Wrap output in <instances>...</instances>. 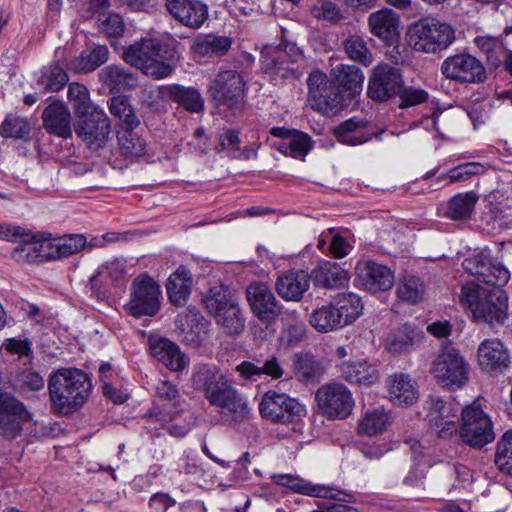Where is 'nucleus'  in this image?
<instances>
[{
    "mask_svg": "<svg viewBox=\"0 0 512 512\" xmlns=\"http://www.w3.org/2000/svg\"><path fill=\"white\" fill-rule=\"evenodd\" d=\"M68 99L72 104L77 116L87 114L99 109L89 98V91L86 86L79 83H70L68 86Z\"/></svg>",
    "mask_w": 512,
    "mask_h": 512,
    "instance_id": "4d7b16f0",
    "label": "nucleus"
},
{
    "mask_svg": "<svg viewBox=\"0 0 512 512\" xmlns=\"http://www.w3.org/2000/svg\"><path fill=\"white\" fill-rule=\"evenodd\" d=\"M202 303L206 311L225 333L240 334L245 327V318L239 306L238 298L228 288L212 287L203 296Z\"/></svg>",
    "mask_w": 512,
    "mask_h": 512,
    "instance_id": "f257e3e1",
    "label": "nucleus"
},
{
    "mask_svg": "<svg viewBox=\"0 0 512 512\" xmlns=\"http://www.w3.org/2000/svg\"><path fill=\"white\" fill-rule=\"evenodd\" d=\"M478 363L489 373L502 372L509 363L508 351L499 340H485L478 348Z\"/></svg>",
    "mask_w": 512,
    "mask_h": 512,
    "instance_id": "bb28decb",
    "label": "nucleus"
},
{
    "mask_svg": "<svg viewBox=\"0 0 512 512\" xmlns=\"http://www.w3.org/2000/svg\"><path fill=\"white\" fill-rule=\"evenodd\" d=\"M409 45L417 52L435 54L446 50L455 40V30L446 22L426 17L409 27Z\"/></svg>",
    "mask_w": 512,
    "mask_h": 512,
    "instance_id": "7ed1b4c3",
    "label": "nucleus"
},
{
    "mask_svg": "<svg viewBox=\"0 0 512 512\" xmlns=\"http://www.w3.org/2000/svg\"><path fill=\"white\" fill-rule=\"evenodd\" d=\"M283 323L281 341L290 347L299 345L306 336V325L296 310H288L280 316Z\"/></svg>",
    "mask_w": 512,
    "mask_h": 512,
    "instance_id": "e433bc0d",
    "label": "nucleus"
},
{
    "mask_svg": "<svg viewBox=\"0 0 512 512\" xmlns=\"http://www.w3.org/2000/svg\"><path fill=\"white\" fill-rule=\"evenodd\" d=\"M240 376L248 381H257L261 375H267L272 380L280 379L284 375V369L277 357L267 359L261 366L244 361L236 367Z\"/></svg>",
    "mask_w": 512,
    "mask_h": 512,
    "instance_id": "f704fd0d",
    "label": "nucleus"
},
{
    "mask_svg": "<svg viewBox=\"0 0 512 512\" xmlns=\"http://www.w3.org/2000/svg\"><path fill=\"white\" fill-rule=\"evenodd\" d=\"M424 290V284L418 277L405 275L397 285L396 294L400 300L416 304L423 299Z\"/></svg>",
    "mask_w": 512,
    "mask_h": 512,
    "instance_id": "8fccbe9b",
    "label": "nucleus"
},
{
    "mask_svg": "<svg viewBox=\"0 0 512 512\" xmlns=\"http://www.w3.org/2000/svg\"><path fill=\"white\" fill-rule=\"evenodd\" d=\"M309 323L315 330L321 333L335 331L344 327L331 301L313 310L309 317Z\"/></svg>",
    "mask_w": 512,
    "mask_h": 512,
    "instance_id": "a19ab883",
    "label": "nucleus"
},
{
    "mask_svg": "<svg viewBox=\"0 0 512 512\" xmlns=\"http://www.w3.org/2000/svg\"><path fill=\"white\" fill-rule=\"evenodd\" d=\"M426 421L430 431L440 439H449L458 432L457 407L437 395H430L425 401Z\"/></svg>",
    "mask_w": 512,
    "mask_h": 512,
    "instance_id": "0eeeda50",
    "label": "nucleus"
},
{
    "mask_svg": "<svg viewBox=\"0 0 512 512\" xmlns=\"http://www.w3.org/2000/svg\"><path fill=\"white\" fill-rule=\"evenodd\" d=\"M432 372L446 384H465L470 381V367L459 351L451 344H445L435 359Z\"/></svg>",
    "mask_w": 512,
    "mask_h": 512,
    "instance_id": "ddd939ff",
    "label": "nucleus"
},
{
    "mask_svg": "<svg viewBox=\"0 0 512 512\" xmlns=\"http://www.w3.org/2000/svg\"><path fill=\"white\" fill-rule=\"evenodd\" d=\"M477 201L478 196L473 191L457 194L448 202L445 214L453 220H468Z\"/></svg>",
    "mask_w": 512,
    "mask_h": 512,
    "instance_id": "a18cd8bd",
    "label": "nucleus"
},
{
    "mask_svg": "<svg viewBox=\"0 0 512 512\" xmlns=\"http://www.w3.org/2000/svg\"><path fill=\"white\" fill-rule=\"evenodd\" d=\"M463 266L477 281L494 286L493 289H501L510 278L509 271L502 264L484 253L465 259Z\"/></svg>",
    "mask_w": 512,
    "mask_h": 512,
    "instance_id": "f3484780",
    "label": "nucleus"
},
{
    "mask_svg": "<svg viewBox=\"0 0 512 512\" xmlns=\"http://www.w3.org/2000/svg\"><path fill=\"white\" fill-rule=\"evenodd\" d=\"M192 381L194 384H228L225 375L215 365L210 364H196Z\"/></svg>",
    "mask_w": 512,
    "mask_h": 512,
    "instance_id": "e2e57ef3",
    "label": "nucleus"
},
{
    "mask_svg": "<svg viewBox=\"0 0 512 512\" xmlns=\"http://www.w3.org/2000/svg\"><path fill=\"white\" fill-rule=\"evenodd\" d=\"M162 292L160 285L147 273L137 276L130 287V298L125 310L132 316H155L161 307Z\"/></svg>",
    "mask_w": 512,
    "mask_h": 512,
    "instance_id": "39448f33",
    "label": "nucleus"
},
{
    "mask_svg": "<svg viewBox=\"0 0 512 512\" xmlns=\"http://www.w3.org/2000/svg\"><path fill=\"white\" fill-rule=\"evenodd\" d=\"M77 117L78 119L74 125L76 135L91 150L104 147L111 132L106 113L99 108Z\"/></svg>",
    "mask_w": 512,
    "mask_h": 512,
    "instance_id": "4468645a",
    "label": "nucleus"
},
{
    "mask_svg": "<svg viewBox=\"0 0 512 512\" xmlns=\"http://www.w3.org/2000/svg\"><path fill=\"white\" fill-rule=\"evenodd\" d=\"M109 109L119 119L121 128H135L139 125V119L125 96H114Z\"/></svg>",
    "mask_w": 512,
    "mask_h": 512,
    "instance_id": "864d4df0",
    "label": "nucleus"
},
{
    "mask_svg": "<svg viewBox=\"0 0 512 512\" xmlns=\"http://www.w3.org/2000/svg\"><path fill=\"white\" fill-rule=\"evenodd\" d=\"M159 93L190 113H200L204 110V100L194 87H185L179 84L161 85Z\"/></svg>",
    "mask_w": 512,
    "mask_h": 512,
    "instance_id": "c85d7f7f",
    "label": "nucleus"
},
{
    "mask_svg": "<svg viewBox=\"0 0 512 512\" xmlns=\"http://www.w3.org/2000/svg\"><path fill=\"white\" fill-rule=\"evenodd\" d=\"M126 274L125 263L122 260H113L100 266L90 277L91 289L96 290L102 278L108 279L113 283L124 279Z\"/></svg>",
    "mask_w": 512,
    "mask_h": 512,
    "instance_id": "5fc2aeb1",
    "label": "nucleus"
},
{
    "mask_svg": "<svg viewBox=\"0 0 512 512\" xmlns=\"http://www.w3.org/2000/svg\"><path fill=\"white\" fill-rule=\"evenodd\" d=\"M339 87L355 95L362 90L364 75L362 71L354 65L336 64L332 68Z\"/></svg>",
    "mask_w": 512,
    "mask_h": 512,
    "instance_id": "ea45409f",
    "label": "nucleus"
},
{
    "mask_svg": "<svg viewBox=\"0 0 512 512\" xmlns=\"http://www.w3.org/2000/svg\"><path fill=\"white\" fill-rule=\"evenodd\" d=\"M151 355L167 369L182 372L189 365V358L179 346L167 338L149 340Z\"/></svg>",
    "mask_w": 512,
    "mask_h": 512,
    "instance_id": "412c9836",
    "label": "nucleus"
},
{
    "mask_svg": "<svg viewBox=\"0 0 512 512\" xmlns=\"http://www.w3.org/2000/svg\"><path fill=\"white\" fill-rule=\"evenodd\" d=\"M134 128H121L118 131V144L121 153L126 157H139L145 151V143L134 131Z\"/></svg>",
    "mask_w": 512,
    "mask_h": 512,
    "instance_id": "6e6d98bb",
    "label": "nucleus"
},
{
    "mask_svg": "<svg viewBox=\"0 0 512 512\" xmlns=\"http://www.w3.org/2000/svg\"><path fill=\"white\" fill-rule=\"evenodd\" d=\"M109 51L104 45L95 46L92 50L81 52L74 61L73 68L79 73H88L97 69L108 60Z\"/></svg>",
    "mask_w": 512,
    "mask_h": 512,
    "instance_id": "49530a36",
    "label": "nucleus"
},
{
    "mask_svg": "<svg viewBox=\"0 0 512 512\" xmlns=\"http://www.w3.org/2000/svg\"><path fill=\"white\" fill-rule=\"evenodd\" d=\"M424 335L420 327L406 323L389 334L386 349L393 355L408 354L418 348Z\"/></svg>",
    "mask_w": 512,
    "mask_h": 512,
    "instance_id": "5701e85b",
    "label": "nucleus"
},
{
    "mask_svg": "<svg viewBox=\"0 0 512 512\" xmlns=\"http://www.w3.org/2000/svg\"><path fill=\"white\" fill-rule=\"evenodd\" d=\"M316 401L322 413L330 419H345L354 407L351 392L346 386H320Z\"/></svg>",
    "mask_w": 512,
    "mask_h": 512,
    "instance_id": "dca6fc26",
    "label": "nucleus"
},
{
    "mask_svg": "<svg viewBox=\"0 0 512 512\" xmlns=\"http://www.w3.org/2000/svg\"><path fill=\"white\" fill-rule=\"evenodd\" d=\"M31 125L27 118L18 115H7L0 125V135L4 138L30 140Z\"/></svg>",
    "mask_w": 512,
    "mask_h": 512,
    "instance_id": "de8ad7c7",
    "label": "nucleus"
},
{
    "mask_svg": "<svg viewBox=\"0 0 512 512\" xmlns=\"http://www.w3.org/2000/svg\"><path fill=\"white\" fill-rule=\"evenodd\" d=\"M488 290L475 282H468L461 288L460 303L472 313L474 319H476V308H479Z\"/></svg>",
    "mask_w": 512,
    "mask_h": 512,
    "instance_id": "bf43d9fd",
    "label": "nucleus"
},
{
    "mask_svg": "<svg viewBox=\"0 0 512 512\" xmlns=\"http://www.w3.org/2000/svg\"><path fill=\"white\" fill-rule=\"evenodd\" d=\"M259 411L263 418L278 424H294L306 415L305 407L285 393L269 390L262 396Z\"/></svg>",
    "mask_w": 512,
    "mask_h": 512,
    "instance_id": "423d86ee",
    "label": "nucleus"
},
{
    "mask_svg": "<svg viewBox=\"0 0 512 512\" xmlns=\"http://www.w3.org/2000/svg\"><path fill=\"white\" fill-rule=\"evenodd\" d=\"M169 14L182 25L199 29L208 19V7L200 0H165Z\"/></svg>",
    "mask_w": 512,
    "mask_h": 512,
    "instance_id": "aec40b11",
    "label": "nucleus"
},
{
    "mask_svg": "<svg viewBox=\"0 0 512 512\" xmlns=\"http://www.w3.org/2000/svg\"><path fill=\"white\" fill-rule=\"evenodd\" d=\"M386 397L395 405L410 406L418 400V391L414 386H385Z\"/></svg>",
    "mask_w": 512,
    "mask_h": 512,
    "instance_id": "69168bd1",
    "label": "nucleus"
},
{
    "mask_svg": "<svg viewBox=\"0 0 512 512\" xmlns=\"http://www.w3.org/2000/svg\"><path fill=\"white\" fill-rule=\"evenodd\" d=\"M19 246L12 251V258L18 262L40 263L43 262L40 258V251L38 246V238L31 232L29 239H19Z\"/></svg>",
    "mask_w": 512,
    "mask_h": 512,
    "instance_id": "052dcab7",
    "label": "nucleus"
},
{
    "mask_svg": "<svg viewBox=\"0 0 512 512\" xmlns=\"http://www.w3.org/2000/svg\"><path fill=\"white\" fill-rule=\"evenodd\" d=\"M246 296L254 314L263 321L275 322L285 312L271 289L263 283L249 285Z\"/></svg>",
    "mask_w": 512,
    "mask_h": 512,
    "instance_id": "a211bd4d",
    "label": "nucleus"
},
{
    "mask_svg": "<svg viewBox=\"0 0 512 512\" xmlns=\"http://www.w3.org/2000/svg\"><path fill=\"white\" fill-rule=\"evenodd\" d=\"M175 324L180 331L183 342L191 347L200 346L207 333V329L205 319L199 312L189 310L186 315L177 316Z\"/></svg>",
    "mask_w": 512,
    "mask_h": 512,
    "instance_id": "c756f323",
    "label": "nucleus"
},
{
    "mask_svg": "<svg viewBox=\"0 0 512 512\" xmlns=\"http://www.w3.org/2000/svg\"><path fill=\"white\" fill-rule=\"evenodd\" d=\"M59 258H66L86 248L87 238L83 234H70L57 238Z\"/></svg>",
    "mask_w": 512,
    "mask_h": 512,
    "instance_id": "338daca9",
    "label": "nucleus"
},
{
    "mask_svg": "<svg viewBox=\"0 0 512 512\" xmlns=\"http://www.w3.org/2000/svg\"><path fill=\"white\" fill-rule=\"evenodd\" d=\"M165 47L156 39H142L127 47L123 52L124 61L154 79L170 76L173 67L164 56Z\"/></svg>",
    "mask_w": 512,
    "mask_h": 512,
    "instance_id": "f03ea898",
    "label": "nucleus"
},
{
    "mask_svg": "<svg viewBox=\"0 0 512 512\" xmlns=\"http://www.w3.org/2000/svg\"><path fill=\"white\" fill-rule=\"evenodd\" d=\"M476 46L483 52L487 61L497 67L505 60L509 51L506 50L501 40L491 36H479L475 38Z\"/></svg>",
    "mask_w": 512,
    "mask_h": 512,
    "instance_id": "3c124183",
    "label": "nucleus"
},
{
    "mask_svg": "<svg viewBox=\"0 0 512 512\" xmlns=\"http://www.w3.org/2000/svg\"><path fill=\"white\" fill-rule=\"evenodd\" d=\"M331 302L344 327L352 324L362 314L361 298L353 292L338 293Z\"/></svg>",
    "mask_w": 512,
    "mask_h": 512,
    "instance_id": "72a5a7b5",
    "label": "nucleus"
},
{
    "mask_svg": "<svg viewBox=\"0 0 512 512\" xmlns=\"http://www.w3.org/2000/svg\"><path fill=\"white\" fill-rule=\"evenodd\" d=\"M275 147L293 158H303L311 149L310 137L307 134L294 131L286 141H280Z\"/></svg>",
    "mask_w": 512,
    "mask_h": 512,
    "instance_id": "603ef678",
    "label": "nucleus"
},
{
    "mask_svg": "<svg viewBox=\"0 0 512 512\" xmlns=\"http://www.w3.org/2000/svg\"><path fill=\"white\" fill-rule=\"evenodd\" d=\"M68 82V75L58 63L45 67L38 80V86L44 92H58Z\"/></svg>",
    "mask_w": 512,
    "mask_h": 512,
    "instance_id": "09e8293b",
    "label": "nucleus"
},
{
    "mask_svg": "<svg viewBox=\"0 0 512 512\" xmlns=\"http://www.w3.org/2000/svg\"><path fill=\"white\" fill-rule=\"evenodd\" d=\"M442 75L460 84H478L486 80L482 62L469 53H458L447 57L440 66Z\"/></svg>",
    "mask_w": 512,
    "mask_h": 512,
    "instance_id": "9d476101",
    "label": "nucleus"
},
{
    "mask_svg": "<svg viewBox=\"0 0 512 512\" xmlns=\"http://www.w3.org/2000/svg\"><path fill=\"white\" fill-rule=\"evenodd\" d=\"M314 17L330 22L342 19L339 7L332 0H318L312 7Z\"/></svg>",
    "mask_w": 512,
    "mask_h": 512,
    "instance_id": "774afa93",
    "label": "nucleus"
},
{
    "mask_svg": "<svg viewBox=\"0 0 512 512\" xmlns=\"http://www.w3.org/2000/svg\"><path fill=\"white\" fill-rule=\"evenodd\" d=\"M338 140L347 145H360L371 139L372 134L368 133L363 122L355 118L343 122L335 130Z\"/></svg>",
    "mask_w": 512,
    "mask_h": 512,
    "instance_id": "37998d69",
    "label": "nucleus"
},
{
    "mask_svg": "<svg viewBox=\"0 0 512 512\" xmlns=\"http://www.w3.org/2000/svg\"><path fill=\"white\" fill-rule=\"evenodd\" d=\"M370 32L386 44L399 43V17L391 9H381L368 17Z\"/></svg>",
    "mask_w": 512,
    "mask_h": 512,
    "instance_id": "393cba45",
    "label": "nucleus"
},
{
    "mask_svg": "<svg viewBox=\"0 0 512 512\" xmlns=\"http://www.w3.org/2000/svg\"><path fill=\"white\" fill-rule=\"evenodd\" d=\"M80 387L84 386H49L52 405L59 414L73 413L85 403L88 389Z\"/></svg>",
    "mask_w": 512,
    "mask_h": 512,
    "instance_id": "a878e982",
    "label": "nucleus"
},
{
    "mask_svg": "<svg viewBox=\"0 0 512 512\" xmlns=\"http://www.w3.org/2000/svg\"><path fill=\"white\" fill-rule=\"evenodd\" d=\"M245 82L236 70L220 71L208 86V94L219 105L233 111L241 110L244 103Z\"/></svg>",
    "mask_w": 512,
    "mask_h": 512,
    "instance_id": "6e6552de",
    "label": "nucleus"
},
{
    "mask_svg": "<svg viewBox=\"0 0 512 512\" xmlns=\"http://www.w3.org/2000/svg\"><path fill=\"white\" fill-rule=\"evenodd\" d=\"M355 271L358 284L371 293L389 290L394 282L392 271L372 260L359 261Z\"/></svg>",
    "mask_w": 512,
    "mask_h": 512,
    "instance_id": "6ab92c4d",
    "label": "nucleus"
},
{
    "mask_svg": "<svg viewBox=\"0 0 512 512\" xmlns=\"http://www.w3.org/2000/svg\"><path fill=\"white\" fill-rule=\"evenodd\" d=\"M391 415L383 408L367 411L360 420L358 431L367 436H376L383 433L391 425Z\"/></svg>",
    "mask_w": 512,
    "mask_h": 512,
    "instance_id": "79ce46f5",
    "label": "nucleus"
},
{
    "mask_svg": "<svg viewBox=\"0 0 512 512\" xmlns=\"http://www.w3.org/2000/svg\"><path fill=\"white\" fill-rule=\"evenodd\" d=\"M211 405L226 410L232 420L240 423L248 419L250 408L246 399L233 386H201Z\"/></svg>",
    "mask_w": 512,
    "mask_h": 512,
    "instance_id": "2eb2a0df",
    "label": "nucleus"
},
{
    "mask_svg": "<svg viewBox=\"0 0 512 512\" xmlns=\"http://www.w3.org/2000/svg\"><path fill=\"white\" fill-rule=\"evenodd\" d=\"M316 285L326 289H337L346 286L350 276L348 271L339 264L331 261H322L312 271Z\"/></svg>",
    "mask_w": 512,
    "mask_h": 512,
    "instance_id": "7c9ffc66",
    "label": "nucleus"
},
{
    "mask_svg": "<svg viewBox=\"0 0 512 512\" xmlns=\"http://www.w3.org/2000/svg\"><path fill=\"white\" fill-rule=\"evenodd\" d=\"M458 431L463 443L475 449H482L494 441V423L483 410L480 397L462 409Z\"/></svg>",
    "mask_w": 512,
    "mask_h": 512,
    "instance_id": "20e7f679",
    "label": "nucleus"
},
{
    "mask_svg": "<svg viewBox=\"0 0 512 512\" xmlns=\"http://www.w3.org/2000/svg\"><path fill=\"white\" fill-rule=\"evenodd\" d=\"M91 384L90 376L77 368H61L50 376L48 384Z\"/></svg>",
    "mask_w": 512,
    "mask_h": 512,
    "instance_id": "0e129e2a",
    "label": "nucleus"
},
{
    "mask_svg": "<svg viewBox=\"0 0 512 512\" xmlns=\"http://www.w3.org/2000/svg\"><path fill=\"white\" fill-rule=\"evenodd\" d=\"M273 480L276 484L290 487L295 492L303 495L338 500H347L349 498L347 494L340 492V490L311 483H298L291 475H273Z\"/></svg>",
    "mask_w": 512,
    "mask_h": 512,
    "instance_id": "473e14b6",
    "label": "nucleus"
},
{
    "mask_svg": "<svg viewBox=\"0 0 512 512\" xmlns=\"http://www.w3.org/2000/svg\"><path fill=\"white\" fill-rule=\"evenodd\" d=\"M230 47V38L209 34L197 38L192 44L191 50L200 57H212L226 54Z\"/></svg>",
    "mask_w": 512,
    "mask_h": 512,
    "instance_id": "58836bf2",
    "label": "nucleus"
},
{
    "mask_svg": "<svg viewBox=\"0 0 512 512\" xmlns=\"http://www.w3.org/2000/svg\"><path fill=\"white\" fill-rule=\"evenodd\" d=\"M43 127L51 135L68 139L72 137L71 114L61 102L55 101L47 106L42 114Z\"/></svg>",
    "mask_w": 512,
    "mask_h": 512,
    "instance_id": "b1692460",
    "label": "nucleus"
},
{
    "mask_svg": "<svg viewBox=\"0 0 512 512\" xmlns=\"http://www.w3.org/2000/svg\"><path fill=\"white\" fill-rule=\"evenodd\" d=\"M405 84L402 70L388 63H380L372 69L367 95L376 102H385L398 96Z\"/></svg>",
    "mask_w": 512,
    "mask_h": 512,
    "instance_id": "1a4fd4ad",
    "label": "nucleus"
},
{
    "mask_svg": "<svg viewBox=\"0 0 512 512\" xmlns=\"http://www.w3.org/2000/svg\"><path fill=\"white\" fill-rule=\"evenodd\" d=\"M192 276L184 268H178L171 274L166 283L169 300L174 305H183L191 293Z\"/></svg>",
    "mask_w": 512,
    "mask_h": 512,
    "instance_id": "c9c22d12",
    "label": "nucleus"
},
{
    "mask_svg": "<svg viewBox=\"0 0 512 512\" xmlns=\"http://www.w3.org/2000/svg\"><path fill=\"white\" fill-rule=\"evenodd\" d=\"M31 420L32 414L26 406L0 388V438L15 439L21 434L23 426Z\"/></svg>",
    "mask_w": 512,
    "mask_h": 512,
    "instance_id": "f8f14e48",
    "label": "nucleus"
},
{
    "mask_svg": "<svg viewBox=\"0 0 512 512\" xmlns=\"http://www.w3.org/2000/svg\"><path fill=\"white\" fill-rule=\"evenodd\" d=\"M293 371L299 381H318L323 369L320 363L308 353H296L293 356Z\"/></svg>",
    "mask_w": 512,
    "mask_h": 512,
    "instance_id": "c03bdc74",
    "label": "nucleus"
},
{
    "mask_svg": "<svg viewBox=\"0 0 512 512\" xmlns=\"http://www.w3.org/2000/svg\"><path fill=\"white\" fill-rule=\"evenodd\" d=\"M494 461L502 472L512 474V429L505 431L499 438Z\"/></svg>",
    "mask_w": 512,
    "mask_h": 512,
    "instance_id": "13d9d810",
    "label": "nucleus"
},
{
    "mask_svg": "<svg viewBox=\"0 0 512 512\" xmlns=\"http://www.w3.org/2000/svg\"><path fill=\"white\" fill-rule=\"evenodd\" d=\"M310 276L304 270H291L278 277L275 287L278 295L286 301H300L309 289Z\"/></svg>",
    "mask_w": 512,
    "mask_h": 512,
    "instance_id": "cd10ccee",
    "label": "nucleus"
},
{
    "mask_svg": "<svg viewBox=\"0 0 512 512\" xmlns=\"http://www.w3.org/2000/svg\"><path fill=\"white\" fill-rule=\"evenodd\" d=\"M344 48L350 59L365 66L372 63L373 56L367 47V42L360 36H350L344 42Z\"/></svg>",
    "mask_w": 512,
    "mask_h": 512,
    "instance_id": "680f3d73",
    "label": "nucleus"
},
{
    "mask_svg": "<svg viewBox=\"0 0 512 512\" xmlns=\"http://www.w3.org/2000/svg\"><path fill=\"white\" fill-rule=\"evenodd\" d=\"M508 298L502 289H489L479 308H476L477 321L489 324H502L507 317Z\"/></svg>",
    "mask_w": 512,
    "mask_h": 512,
    "instance_id": "4be33fe9",
    "label": "nucleus"
},
{
    "mask_svg": "<svg viewBox=\"0 0 512 512\" xmlns=\"http://www.w3.org/2000/svg\"><path fill=\"white\" fill-rule=\"evenodd\" d=\"M341 378L350 384H374L378 381L376 367L366 361L345 362L340 366Z\"/></svg>",
    "mask_w": 512,
    "mask_h": 512,
    "instance_id": "4c0bfd02",
    "label": "nucleus"
},
{
    "mask_svg": "<svg viewBox=\"0 0 512 512\" xmlns=\"http://www.w3.org/2000/svg\"><path fill=\"white\" fill-rule=\"evenodd\" d=\"M99 81L110 92H124L138 85V78L134 73L117 65L103 68L99 72Z\"/></svg>",
    "mask_w": 512,
    "mask_h": 512,
    "instance_id": "2f4dec72",
    "label": "nucleus"
},
{
    "mask_svg": "<svg viewBox=\"0 0 512 512\" xmlns=\"http://www.w3.org/2000/svg\"><path fill=\"white\" fill-rule=\"evenodd\" d=\"M307 84L311 107L321 113H332L342 107L343 96L340 88L335 86L321 71L310 73Z\"/></svg>",
    "mask_w": 512,
    "mask_h": 512,
    "instance_id": "9b49d317",
    "label": "nucleus"
}]
</instances>
